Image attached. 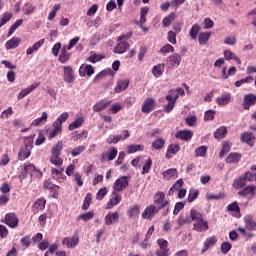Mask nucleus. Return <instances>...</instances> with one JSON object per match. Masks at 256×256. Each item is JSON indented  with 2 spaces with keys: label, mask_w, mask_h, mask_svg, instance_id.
<instances>
[{
  "label": "nucleus",
  "mask_w": 256,
  "mask_h": 256,
  "mask_svg": "<svg viewBox=\"0 0 256 256\" xmlns=\"http://www.w3.org/2000/svg\"><path fill=\"white\" fill-rule=\"evenodd\" d=\"M47 119H49V114L47 112H42L41 116L34 119L30 127H43L47 123Z\"/></svg>",
  "instance_id": "19"
},
{
  "label": "nucleus",
  "mask_w": 256,
  "mask_h": 256,
  "mask_svg": "<svg viewBox=\"0 0 256 256\" xmlns=\"http://www.w3.org/2000/svg\"><path fill=\"white\" fill-rule=\"evenodd\" d=\"M199 31H201V26L199 24H194L190 31H189V37L192 39V41H197V37H199Z\"/></svg>",
  "instance_id": "45"
},
{
  "label": "nucleus",
  "mask_w": 256,
  "mask_h": 256,
  "mask_svg": "<svg viewBox=\"0 0 256 256\" xmlns=\"http://www.w3.org/2000/svg\"><path fill=\"white\" fill-rule=\"evenodd\" d=\"M106 75H109L110 77H115V72H113L111 68L103 70L95 76L94 81H99V79H103V77H106Z\"/></svg>",
  "instance_id": "51"
},
{
  "label": "nucleus",
  "mask_w": 256,
  "mask_h": 256,
  "mask_svg": "<svg viewBox=\"0 0 256 256\" xmlns=\"http://www.w3.org/2000/svg\"><path fill=\"white\" fill-rule=\"evenodd\" d=\"M209 39H211V32H200L198 34L199 45H207Z\"/></svg>",
  "instance_id": "43"
},
{
  "label": "nucleus",
  "mask_w": 256,
  "mask_h": 256,
  "mask_svg": "<svg viewBox=\"0 0 256 256\" xmlns=\"http://www.w3.org/2000/svg\"><path fill=\"white\" fill-rule=\"evenodd\" d=\"M244 223L248 231H256V223L255 220H253V215L248 214L244 216Z\"/></svg>",
  "instance_id": "32"
},
{
  "label": "nucleus",
  "mask_w": 256,
  "mask_h": 256,
  "mask_svg": "<svg viewBox=\"0 0 256 256\" xmlns=\"http://www.w3.org/2000/svg\"><path fill=\"white\" fill-rule=\"evenodd\" d=\"M39 85L40 83L31 84L29 87L22 89L17 96L18 101H21V99H25V97H27L29 93H32V91H35L39 87Z\"/></svg>",
  "instance_id": "22"
},
{
  "label": "nucleus",
  "mask_w": 256,
  "mask_h": 256,
  "mask_svg": "<svg viewBox=\"0 0 256 256\" xmlns=\"http://www.w3.org/2000/svg\"><path fill=\"white\" fill-rule=\"evenodd\" d=\"M71 59V53L67 51V47H63L60 50V55L58 56V61L61 63H67Z\"/></svg>",
  "instance_id": "38"
},
{
  "label": "nucleus",
  "mask_w": 256,
  "mask_h": 256,
  "mask_svg": "<svg viewBox=\"0 0 256 256\" xmlns=\"http://www.w3.org/2000/svg\"><path fill=\"white\" fill-rule=\"evenodd\" d=\"M11 19H13V13L11 12L4 13L0 19V28L3 27V25H6V23H9Z\"/></svg>",
  "instance_id": "58"
},
{
  "label": "nucleus",
  "mask_w": 256,
  "mask_h": 256,
  "mask_svg": "<svg viewBox=\"0 0 256 256\" xmlns=\"http://www.w3.org/2000/svg\"><path fill=\"white\" fill-rule=\"evenodd\" d=\"M127 49H129V44L127 43V41H120V43H118L115 48H114V53L118 54V55H123V53H125V51H127Z\"/></svg>",
  "instance_id": "35"
},
{
  "label": "nucleus",
  "mask_w": 256,
  "mask_h": 256,
  "mask_svg": "<svg viewBox=\"0 0 256 256\" xmlns=\"http://www.w3.org/2000/svg\"><path fill=\"white\" fill-rule=\"evenodd\" d=\"M247 185V181L245 180V176H240L238 178H235L233 181V188L234 189H243Z\"/></svg>",
  "instance_id": "44"
},
{
  "label": "nucleus",
  "mask_w": 256,
  "mask_h": 256,
  "mask_svg": "<svg viewBox=\"0 0 256 256\" xmlns=\"http://www.w3.org/2000/svg\"><path fill=\"white\" fill-rule=\"evenodd\" d=\"M237 75V68L235 66H232L227 71V67L222 68V79L226 80L228 77H233Z\"/></svg>",
  "instance_id": "40"
},
{
  "label": "nucleus",
  "mask_w": 256,
  "mask_h": 256,
  "mask_svg": "<svg viewBox=\"0 0 256 256\" xmlns=\"http://www.w3.org/2000/svg\"><path fill=\"white\" fill-rule=\"evenodd\" d=\"M158 249L156 250L157 256H169V242L165 239L157 240Z\"/></svg>",
  "instance_id": "8"
},
{
  "label": "nucleus",
  "mask_w": 256,
  "mask_h": 256,
  "mask_svg": "<svg viewBox=\"0 0 256 256\" xmlns=\"http://www.w3.org/2000/svg\"><path fill=\"white\" fill-rule=\"evenodd\" d=\"M83 123H85V118L83 117H78L68 125V130L69 131H75V129H79V127H83Z\"/></svg>",
  "instance_id": "36"
},
{
  "label": "nucleus",
  "mask_w": 256,
  "mask_h": 256,
  "mask_svg": "<svg viewBox=\"0 0 256 256\" xmlns=\"http://www.w3.org/2000/svg\"><path fill=\"white\" fill-rule=\"evenodd\" d=\"M240 139L242 143H247L248 145H250V147H253V145H255V136H253V133L251 132L242 133Z\"/></svg>",
  "instance_id": "29"
},
{
  "label": "nucleus",
  "mask_w": 256,
  "mask_h": 256,
  "mask_svg": "<svg viewBox=\"0 0 256 256\" xmlns=\"http://www.w3.org/2000/svg\"><path fill=\"white\" fill-rule=\"evenodd\" d=\"M190 217H191L192 221H194V223H196L197 221H201V219H205L203 217V214H201L199 211H197L195 209L190 210Z\"/></svg>",
  "instance_id": "56"
},
{
  "label": "nucleus",
  "mask_w": 256,
  "mask_h": 256,
  "mask_svg": "<svg viewBox=\"0 0 256 256\" xmlns=\"http://www.w3.org/2000/svg\"><path fill=\"white\" fill-rule=\"evenodd\" d=\"M67 119H69V113L63 112L61 116H59L57 120L53 122V130L49 133V139H55V137H57V134L63 131V123H65Z\"/></svg>",
  "instance_id": "3"
},
{
  "label": "nucleus",
  "mask_w": 256,
  "mask_h": 256,
  "mask_svg": "<svg viewBox=\"0 0 256 256\" xmlns=\"http://www.w3.org/2000/svg\"><path fill=\"white\" fill-rule=\"evenodd\" d=\"M91 201H93L91 193H87L82 205L83 211H87V209H89V206L91 205Z\"/></svg>",
  "instance_id": "62"
},
{
  "label": "nucleus",
  "mask_w": 256,
  "mask_h": 256,
  "mask_svg": "<svg viewBox=\"0 0 256 256\" xmlns=\"http://www.w3.org/2000/svg\"><path fill=\"white\" fill-rule=\"evenodd\" d=\"M173 21H175V13L172 12L168 16L163 18L162 24L164 25V27H169V25H171Z\"/></svg>",
  "instance_id": "60"
},
{
  "label": "nucleus",
  "mask_w": 256,
  "mask_h": 256,
  "mask_svg": "<svg viewBox=\"0 0 256 256\" xmlns=\"http://www.w3.org/2000/svg\"><path fill=\"white\" fill-rule=\"evenodd\" d=\"M165 71V64H158L155 65L152 69V75H154V77L158 78L161 77V75H163V72Z\"/></svg>",
  "instance_id": "49"
},
{
  "label": "nucleus",
  "mask_w": 256,
  "mask_h": 256,
  "mask_svg": "<svg viewBox=\"0 0 256 256\" xmlns=\"http://www.w3.org/2000/svg\"><path fill=\"white\" fill-rule=\"evenodd\" d=\"M119 221V212H108V215L104 218L105 225H115Z\"/></svg>",
  "instance_id": "25"
},
{
  "label": "nucleus",
  "mask_w": 256,
  "mask_h": 256,
  "mask_svg": "<svg viewBox=\"0 0 256 256\" xmlns=\"http://www.w3.org/2000/svg\"><path fill=\"white\" fill-rule=\"evenodd\" d=\"M85 149L86 148L84 145H79L71 150V155L73 157H79V155H81V153H83V151H85Z\"/></svg>",
  "instance_id": "63"
},
{
  "label": "nucleus",
  "mask_w": 256,
  "mask_h": 256,
  "mask_svg": "<svg viewBox=\"0 0 256 256\" xmlns=\"http://www.w3.org/2000/svg\"><path fill=\"white\" fill-rule=\"evenodd\" d=\"M241 161V154L237 153V152H232L228 155V157L226 158V163H234L236 165V163H239Z\"/></svg>",
  "instance_id": "46"
},
{
  "label": "nucleus",
  "mask_w": 256,
  "mask_h": 256,
  "mask_svg": "<svg viewBox=\"0 0 256 256\" xmlns=\"http://www.w3.org/2000/svg\"><path fill=\"white\" fill-rule=\"evenodd\" d=\"M111 105V100H100L93 106V111L99 113Z\"/></svg>",
  "instance_id": "31"
},
{
  "label": "nucleus",
  "mask_w": 256,
  "mask_h": 256,
  "mask_svg": "<svg viewBox=\"0 0 256 256\" xmlns=\"http://www.w3.org/2000/svg\"><path fill=\"white\" fill-rule=\"evenodd\" d=\"M44 189H48L51 193H53L54 197L59 195V186L52 184L51 180H46L43 184Z\"/></svg>",
  "instance_id": "33"
},
{
  "label": "nucleus",
  "mask_w": 256,
  "mask_h": 256,
  "mask_svg": "<svg viewBox=\"0 0 256 256\" xmlns=\"http://www.w3.org/2000/svg\"><path fill=\"white\" fill-rule=\"evenodd\" d=\"M129 135V131L124 130L122 131V135H110L106 141L109 143V145L112 143H119V141H125V139H128Z\"/></svg>",
  "instance_id": "14"
},
{
  "label": "nucleus",
  "mask_w": 256,
  "mask_h": 256,
  "mask_svg": "<svg viewBox=\"0 0 256 256\" xmlns=\"http://www.w3.org/2000/svg\"><path fill=\"white\" fill-rule=\"evenodd\" d=\"M117 157V150L115 147H110L106 153L101 154L100 161L105 163V161H113Z\"/></svg>",
  "instance_id": "18"
},
{
  "label": "nucleus",
  "mask_w": 256,
  "mask_h": 256,
  "mask_svg": "<svg viewBox=\"0 0 256 256\" xmlns=\"http://www.w3.org/2000/svg\"><path fill=\"white\" fill-rule=\"evenodd\" d=\"M126 187H129V177L120 176L113 184V191L121 193V191H125Z\"/></svg>",
  "instance_id": "6"
},
{
  "label": "nucleus",
  "mask_w": 256,
  "mask_h": 256,
  "mask_svg": "<svg viewBox=\"0 0 256 256\" xmlns=\"http://www.w3.org/2000/svg\"><path fill=\"white\" fill-rule=\"evenodd\" d=\"M62 245H65L67 249H75L79 245V235L74 234L72 237H65L62 240Z\"/></svg>",
  "instance_id": "12"
},
{
  "label": "nucleus",
  "mask_w": 256,
  "mask_h": 256,
  "mask_svg": "<svg viewBox=\"0 0 256 256\" xmlns=\"http://www.w3.org/2000/svg\"><path fill=\"white\" fill-rule=\"evenodd\" d=\"M241 197H247L248 199H254L256 195V186L249 185L238 192Z\"/></svg>",
  "instance_id": "13"
},
{
  "label": "nucleus",
  "mask_w": 256,
  "mask_h": 256,
  "mask_svg": "<svg viewBox=\"0 0 256 256\" xmlns=\"http://www.w3.org/2000/svg\"><path fill=\"white\" fill-rule=\"evenodd\" d=\"M155 109V99L146 98L142 104L141 111L142 113H151Z\"/></svg>",
  "instance_id": "20"
},
{
  "label": "nucleus",
  "mask_w": 256,
  "mask_h": 256,
  "mask_svg": "<svg viewBox=\"0 0 256 256\" xmlns=\"http://www.w3.org/2000/svg\"><path fill=\"white\" fill-rule=\"evenodd\" d=\"M154 203L155 205H157L156 209L158 211L166 208V212H164V215H167V213H169V200L165 199V193L157 192L154 196Z\"/></svg>",
  "instance_id": "4"
},
{
  "label": "nucleus",
  "mask_w": 256,
  "mask_h": 256,
  "mask_svg": "<svg viewBox=\"0 0 256 256\" xmlns=\"http://www.w3.org/2000/svg\"><path fill=\"white\" fill-rule=\"evenodd\" d=\"M43 45H45V39H40L38 42L34 43L32 47L26 50V55H33V53H35V51H39Z\"/></svg>",
  "instance_id": "34"
},
{
  "label": "nucleus",
  "mask_w": 256,
  "mask_h": 256,
  "mask_svg": "<svg viewBox=\"0 0 256 256\" xmlns=\"http://www.w3.org/2000/svg\"><path fill=\"white\" fill-rule=\"evenodd\" d=\"M61 155L51 154L49 161L51 165H55V167H61L63 165V158H60Z\"/></svg>",
  "instance_id": "50"
},
{
  "label": "nucleus",
  "mask_w": 256,
  "mask_h": 256,
  "mask_svg": "<svg viewBox=\"0 0 256 256\" xmlns=\"http://www.w3.org/2000/svg\"><path fill=\"white\" fill-rule=\"evenodd\" d=\"M151 147L155 149V151H161L163 147H165V139L163 138H156L152 144Z\"/></svg>",
  "instance_id": "48"
},
{
  "label": "nucleus",
  "mask_w": 256,
  "mask_h": 256,
  "mask_svg": "<svg viewBox=\"0 0 256 256\" xmlns=\"http://www.w3.org/2000/svg\"><path fill=\"white\" fill-rule=\"evenodd\" d=\"M61 151H63V142L58 141L52 148H51V155H61Z\"/></svg>",
  "instance_id": "55"
},
{
  "label": "nucleus",
  "mask_w": 256,
  "mask_h": 256,
  "mask_svg": "<svg viewBox=\"0 0 256 256\" xmlns=\"http://www.w3.org/2000/svg\"><path fill=\"white\" fill-rule=\"evenodd\" d=\"M126 215L129 219H138L139 215H141V206L134 204L128 208L126 211Z\"/></svg>",
  "instance_id": "17"
},
{
  "label": "nucleus",
  "mask_w": 256,
  "mask_h": 256,
  "mask_svg": "<svg viewBox=\"0 0 256 256\" xmlns=\"http://www.w3.org/2000/svg\"><path fill=\"white\" fill-rule=\"evenodd\" d=\"M178 175L179 174L175 168H169L162 172V177L165 181H172V179H177Z\"/></svg>",
  "instance_id": "28"
},
{
  "label": "nucleus",
  "mask_w": 256,
  "mask_h": 256,
  "mask_svg": "<svg viewBox=\"0 0 256 256\" xmlns=\"http://www.w3.org/2000/svg\"><path fill=\"white\" fill-rule=\"evenodd\" d=\"M46 203L47 201L45 199L40 198L34 203L33 207L36 209V211H43L45 209Z\"/></svg>",
  "instance_id": "59"
},
{
  "label": "nucleus",
  "mask_w": 256,
  "mask_h": 256,
  "mask_svg": "<svg viewBox=\"0 0 256 256\" xmlns=\"http://www.w3.org/2000/svg\"><path fill=\"white\" fill-rule=\"evenodd\" d=\"M176 139L181 141H191L193 139V131L191 130H181L175 134Z\"/></svg>",
  "instance_id": "26"
},
{
  "label": "nucleus",
  "mask_w": 256,
  "mask_h": 256,
  "mask_svg": "<svg viewBox=\"0 0 256 256\" xmlns=\"http://www.w3.org/2000/svg\"><path fill=\"white\" fill-rule=\"evenodd\" d=\"M256 104V95L253 93H249L244 95L243 99V107L246 111H249L253 105Z\"/></svg>",
  "instance_id": "15"
},
{
  "label": "nucleus",
  "mask_w": 256,
  "mask_h": 256,
  "mask_svg": "<svg viewBox=\"0 0 256 256\" xmlns=\"http://www.w3.org/2000/svg\"><path fill=\"white\" fill-rule=\"evenodd\" d=\"M224 59H226V61H236L237 65H241V58H239V56H236V54L233 53L231 50L224 51Z\"/></svg>",
  "instance_id": "37"
},
{
  "label": "nucleus",
  "mask_w": 256,
  "mask_h": 256,
  "mask_svg": "<svg viewBox=\"0 0 256 256\" xmlns=\"http://www.w3.org/2000/svg\"><path fill=\"white\" fill-rule=\"evenodd\" d=\"M93 73H95V69L93 68L92 65L83 64L79 68V75H80V77H86V75L88 77H91V75H93Z\"/></svg>",
  "instance_id": "23"
},
{
  "label": "nucleus",
  "mask_w": 256,
  "mask_h": 256,
  "mask_svg": "<svg viewBox=\"0 0 256 256\" xmlns=\"http://www.w3.org/2000/svg\"><path fill=\"white\" fill-rule=\"evenodd\" d=\"M62 71H63V79L65 83H68V85L75 83L76 77H75V70H73V67L63 66Z\"/></svg>",
  "instance_id": "7"
},
{
  "label": "nucleus",
  "mask_w": 256,
  "mask_h": 256,
  "mask_svg": "<svg viewBox=\"0 0 256 256\" xmlns=\"http://www.w3.org/2000/svg\"><path fill=\"white\" fill-rule=\"evenodd\" d=\"M159 213V210L157 209V206L154 204L147 206L144 211L142 212V219H148L151 221L155 215Z\"/></svg>",
  "instance_id": "11"
},
{
  "label": "nucleus",
  "mask_w": 256,
  "mask_h": 256,
  "mask_svg": "<svg viewBox=\"0 0 256 256\" xmlns=\"http://www.w3.org/2000/svg\"><path fill=\"white\" fill-rule=\"evenodd\" d=\"M60 9H61V4H55L52 7V10L48 14V21H53V19L57 17V11H59Z\"/></svg>",
  "instance_id": "57"
},
{
  "label": "nucleus",
  "mask_w": 256,
  "mask_h": 256,
  "mask_svg": "<svg viewBox=\"0 0 256 256\" xmlns=\"http://www.w3.org/2000/svg\"><path fill=\"white\" fill-rule=\"evenodd\" d=\"M181 150V147L179 144H170L168 145L167 151H166V159H173L174 155L176 153H179Z\"/></svg>",
  "instance_id": "30"
},
{
  "label": "nucleus",
  "mask_w": 256,
  "mask_h": 256,
  "mask_svg": "<svg viewBox=\"0 0 256 256\" xmlns=\"http://www.w3.org/2000/svg\"><path fill=\"white\" fill-rule=\"evenodd\" d=\"M216 244H217V237L215 236L208 237L204 242L202 253H205V251H208L210 247H213Z\"/></svg>",
  "instance_id": "39"
},
{
  "label": "nucleus",
  "mask_w": 256,
  "mask_h": 256,
  "mask_svg": "<svg viewBox=\"0 0 256 256\" xmlns=\"http://www.w3.org/2000/svg\"><path fill=\"white\" fill-rule=\"evenodd\" d=\"M181 54L174 53L173 55L169 56L167 58V64L170 65V67H179L181 65Z\"/></svg>",
  "instance_id": "27"
},
{
  "label": "nucleus",
  "mask_w": 256,
  "mask_h": 256,
  "mask_svg": "<svg viewBox=\"0 0 256 256\" xmlns=\"http://www.w3.org/2000/svg\"><path fill=\"white\" fill-rule=\"evenodd\" d=\"M227 211L232 215V217H236V219H240L241 210L239 209V204L237 202H233L227 206Z\"/></svg>",
  "instance_id": "24"
},
{
  "label": "nucleus",
  "mask_w": 256,
  "mask_h": 256,
  "mask_svg": "<svg viewBox=\"0 0 256 256\" xmlns=\"http://www.w3.org/2000/svg\"><path fill=\"white\" fill-rule=\"evenodd\" d=\"M19 43H21V39L17 37H13L12 39L6 42L5 44L6 50L9 51L11 49H17V47H19Z\"/></svg>",
  "instance_id": "42"
},
{
  "label": "nucleus",
  "mask_w": 256,
  "mask_h": 256,
  "mask_svg": "<svg viewBox=\"0 0 256 256\" xmlns=\"http://www.w3.org/2000/svg\"><path fill=\"white\" fill-rule=\"evenodd\" d=\"M193 227L194 231L203 233L205 231H209V222H207L205 218H202L201 220L194 222Z\"/></svg>",
  "instance_id": "16"
},
{
  "label": "nucleus",
  "mask_w": 256,
  "mask_h": 256,
  "mask_svg": "<svg viewBox=\"0 0 256 256\" xmlns=\"http://www.w3.org/2000/svg\"><path fill=\"white\" fill-rule=\"evenodd\" d=\"M122 199H123V197L121 196V194H119V192H116L115 190H113L110 195V199L107 202L106 209H113V207H117V205H119V203H121Z\"/></svg>",
  "instance_id": "9"
},
{
  "label": "nucleus",
  "mask_w": 256,
  "mask_h": 256,
  "mask_svg": "<svg viewBox=\"0 0 256 256\" xmlns=\"http://www.w3.org/2000/svg\"><path fill=\"white\" fill-rule=\"evenodd\" d=\"M180 97H185V90L183 88H177L174 90H170L168 95L166 96V101H168L167 105L164 107V111L166 113H171L175 108V103L177 99Z\"/></svg>",
  "instance_id": "1"
},
{
  "label": "nucleus",
  "mask_w": 256,
  "mask_h": 256,
  "mask_svg": "<svg viewBox=\"0 0 256 256\" xmlns=\"http://www.w3.org/2000/svg\"><path fill=\"white\" fill-rule=\"evenodd\" d=\"M227 135V127L225 126H220L215 132H214V137L215 139H224Z\"/></svg>",
  "instance_id": "52"
},
{
  "label": "nucleus",
  "mask_w": 256,
  "mask_h": 256,
  "mask_svg": "<svg viewBox=\"0 0 256 256\" xmlns=\"http://www.w3.org/2000/svg\"><path fill=\"white\" fill-rule=\"evenodd\" d=\"M218 107H225L231 103V93L225 92L221 96L216 98Z\"/></svg>",
  "instance_id": "21"
},
{
  "label": "nucleus",
  "mask_w": 256,
  "mask_h": 256,
  "mask_svg": "<svg viewBox=\"0 0 256 256\" xmlns=\"http://www.w3.org/2000/svg\"><path fill=\"white\" fill-rule=\"evenodd\" d=\"M4 223L11 229H16L19 225V218L15 213H7L4 217Z\"/></svg>",
  "instance_id": "10"
},
{
  "label": "nucleus",
  "mask_w": 256,
  "mask_h": 256,
  "mask_svg": "<svg viewBox=\"0 0 256 256\" xmlns=\"http://www.w3.org/2000/svg\"><path fill=\"white\" fill-rule=\"evenodd\" d=\"M196 157H205L207 155V146H200L195 149Z\"/></svg>",
  "instance_id": "64"
},
{
  "label": "nucleus",
  "mask_w": 256,
  "mask_h": 256,
  "mask_svg": "<svg viewBox=\"0 0 256 256\" xmlns=\"http://www.w3.org/2000/svg\"><path fill=\"white\" fill-rule=\"evenodd\" d=\"M129 87V80H119L114 88L115 93H123Z\"/></svg>",
  "instance_id": "41"
},
{
  "label": "nucleus",
  "mask_w": 256,
  "mask_h": 256,
  "mask_svg": "<svg viewBox=\"0 0 256 256\" xmlns=\"http://www.w3.org/2000/svg\"><path fill=\"white\" fill-rule=\"evenodd\" d=\"M63 171H65V168H60V169H57V168H52L51 170V173H52V177L54 179H57V181H64L65 178H63Z\"/></svg>",
  "instance_id": "47"
},
{
  "label": "nucleus",
  "mask_w": 256,
  "mask_h": 256,
  "mask_svg": "<svg viewBox=\"0 0 256 256\" xmlns=\"http://www.w3.org/2000/svg\"><path fill=\"white\" fill-rule=\"evenodd\" d=\"M161 55H167V53H175V48L171 44H165L160 49Z\"/></svg>",
  "instance_id": "61"
},
{
  "label": "nucleus",
  "mask_w": 256,
  "mask_h": 256,
  "mask_svg": "<svg viewBox=\"0 0 256 256\" xmlns=\"http://www.w3.org/2000/svg\"><path fill=\"white\" fill-rule=\"evenodd\" d=\"M33 141H35V135L24 137V146L20 148V151L18 153L19 161H25V159H29V157H31Z\"/></svg>",
  "instance_id": "2"
},
{
  "label": "nucleus",
  "mask_w": 256,
  "mask_h": 256,
  "mask_svg": "<svg viewBox=\"0 0 256 256\" xmlns=\"http://www.w3.org/2000/svg\"><path fill=\"white\" fill-rule=\"evenodd\" d=\"M126 150H127V153L131 155L133 153H137V151H143V145H139V144L128 145L126 147Z\"/></svg>",
  "instance_id": "54"
},
{
  "label": "nucleus",
  "mask_w": 256,
  "mask_h": 256,
  "mask_svg": "<svg viewBox=\"0 0 256 256\" xmlns=\"http://www.w3.org/2000/svg\"><path fill=\"white\" fill-rule=\"evenodd\" d=\"M22 179H25L27 175H31V177H43V172H41L37 167H35L32 163H25L23 166Z\"/></svg>",
  "instance_id": "5"
},
{
  "label": "nucleus",
  "mask_w": 256,
  "mask_h": 256,
  "mask_svg": "<svg viewBox=\"0 0 256 256\" xmlns=\"http://www.w3.org/2000/svg\"><path fill=\"white\" fill-rule=\"evenodd\" d=\"M183 179H178L173 186L169 189L168 191V195H173V193H175V191H179V189H182L183 187Z\"/></svg>",
  "instance_id": "53"
}]
</instances>
